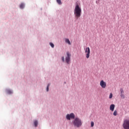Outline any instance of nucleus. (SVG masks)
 Returning a JSON list of instances; mask_svg holds the SVG:
<instances>
[{
    "instance_id": "19",
    "label": "nucleus",
    "mask_w": 129,
    "mask_h": 129,
    "mask_svg": "<svg viewBox=\"0 0 129 129\" xmlns=\"http://www.w3.org/2000/svg\"><path fill=\"white\" fill-rule=\"evenodd\" d=\"M50 45L51 47H52V48H54V44H53L52 42L50 43Z\"/></svg>"
},
{
    "instance_id": "1",
    "label": "nucleus",
    "mask_w": 129,
    "mask_h": 129,
    "mask_svg": "<svg viewBox=\"0 0 129 129\" xmlns=\"http://www.w3.org/2000/svg\"><path fill=\"white\" fill-rule=\"evenodd\" d=\"M81 8H80L78 4H76L74 10V14L76 19L80 18V17L81 16Z\"/></svg>"
},
{
    "instance_id": "9",
    "label": "nucleus",
    "mask_w": 129,
    "mask_h": 129,
    "mask_svg": "<svg viewBox=\"0 0 129 129\" xmlns=\"http://www.w3.org/2000/svg\"><path fill=\"white\" fill-rule=\"evenodd\" d=\"M65 42L66 43H67L68 44H69V45H71V42H70V40H69V39L66 38L65 39Z\"/></svg>"
},
{
    "instance_id": "16",
    "label": "nucleus",
    "mask_w": 129,
    "mask_h": 129,
    "mask_svg": "<svg viewBox=\"0 0 129 129\" xmlns=\"http://www.w3.org/2000/svg\"><path fill=\"white\" fill-rule=\"evenodd\" d=\"M91 126L93 127L94 126V122L93 121H91Z\"/></svg>"
},
{
    "instance_id": "14",
    "label": "nucleus",
    "mask_w": 129,
    "mask_h": 129,
    "mask_svg": "<svg viewBox=\"0 0 129 129\" xmlns=\"http://www.w3.org/2000/svg\"><path fill=\"white\" fill-rule=\"evenodd\" d=\"M56 2L58 5H62V2H61V0H56Z\"/></svg>"
},
{
    "instance_id": "8",
    "label": "nucleus",
    "mask_w": 129,
    "mask_h": 129,
    "mask_svg": "<svg viewBox=\"0 0 129 129\" xmlns=\"http://www.w3.org/2000/svg\"><path fill=\"white\" fill-rule=\"evenodd\" d=\"M114 107H115V105L114 104L110 105V110H111V111H113V110H114Z\"/></svg>"
},
{
    "instance_id": "18",
    "label": "nucleus",
    "mask_w": 129,
    "mask_h": 129,
    "mask_svg": "<svg viewBox=\"0 0 129 129\" xmlns=\"http://www.w3.org/2000/svg\"><path fill=\"white\" fill-rule=\"evenodd\" d=\"M49 86H50V84H48L47 85V88H46V91H49Z\"/></svg>"
},
{
    "instance_id": "12",
    "label": "nucleus",
    "mask_w": 129,
    "mask_h": 129,
    "mask_svg": "<svg viewBox=\"0 0 129 129\" xmlns=\"http://www.w3.org/2000/svg\"><path fill=\"white\" fill-rule=\"evenodd\" d=\"M34 125H35V127H37V126H38V121L35 120L34 121Z\"/></svg>"
},
{
    "instance_id": "11",
    "label": "nucleus",
    "mask_w": 129,
    "mask_h": 129,
    "mask_svg": "<svg viewBox=\"0 0 129 129\" xmlns=\"http://www.w3.org/2000/svg\"><path fill=\"white\" fill-rule=\"evenodd\" d=\"M7 92L8 94H12L13 93V92L11 90H7Z\"/></svg>"
},
{
    "instance_id": "21",
    "label": "nucleus",
    "mask_w": 129,
    "mask_h": 129,
    "mask_svg": "<svg viewBox=\"0 0 129 129\" xmlns=\"http://www.w3.org/2000/svg\"><path fill=\"white\" fill-rule=\"evenodd\" d=\"M61 59H62V61L63 62H64V61H65V59H64V56H62V58H61Z\"/></svg>"
},
{
    "instance_id": "6",
    "label": "nucleus",
    "mask_w": 129,
    "mask_h": 129,
    "mask_svg": "<svg viewBox=\"0 0 129 129\" xmlns=\"http://www.w3.org/2000/svg\"><path fill=\"white\" fill-rule=\"evenodd\" d=\"M85 53H87L86 58L88 59L90 56V48L89 47H87L85 51Z\"/></svg>"
},
{
    "instance_id": "15",
    "label": "nucleus",
    "mask_w": 129,
    "mask_h": 129,
    "mask_svg": "<svg viewBox=\"0 0 129 129\" xmlns=\"http://www.w3.org/2000/svg\"><path fill=\"white\" fill-rule=\"evenodd\" d=\"M120 94H123L124 92L123 91V90L122 89V88L120 89Z\"/></svg>"
},
{
    "instance_id": "4",
    "label": "nucleus",
    "mask_w": 129,
    "mask_h": 129,
    "mask_svg": "<svg viewBox=\"0 0 129 129\" xmlns=\"http://www.w3.org/2000/svg\"><path fill=\"white\" fill-rule=\"evenodd\" d=\"M66 118L68 120H70L71 119H74V118H75V115L73 113H72L70 114H68L66 116Z\"/></svg>"
},
{
    "instance_id": "2",
    "label": "nucleus",
    "mask_w": 129,
    "mask_h": 129,
    "mask_svg": "<svg viewBox=\"0 0 129 129\" xmlns=\"http://www.w3.org/2000/svg\"><path fill=\"white\" fill-rule=\"evenodd\" d=\"M73 124L76 127H80L82 125V121L79 118H76L73 122Z\"/></svg>"
},
{
    "instance_id": "17",
    "label": "nucleus",
    "mask_w": 129,
    "mask_h": 129,
    "mask_svg": "<svg viewBox=\"0 0 129 129\" xmlns=\"http://www.w3.org/2000/svg\"><path fill=\"white\" fill-rule=\"evenodd\" d=\"M109 98L110 99H111V98H112V93H110V95H109Z\"/></svg>"
},
{
    "instance_id": "10",
    "label": "nucleus",
    "mask_w": 129,
    "mask_h": 129,
    "mask_svg": "<svg viewBox=\"0 0 129 129\" xmlns=\"http://www.w3.org/2000/svg\"><path fill=\"white\" fill-rule=\"evenodd\" d=\"M20 9H24L25 8V4L24 3H21L20 5Z\"/></svg>"
},
{
    "instance_id": "7",
    "label": "nucleus",
    "mask_w": 129,
    "mask_h": 129,
    "mask_svg": "<svg viewBox=\"0 0 129 129\" xmlns=\"http://www.w3.org/2000/svg\"><path fill=\"white\" fill-rule=\"evenodd\" d=\"M100 85L102 88H106V82H104L103 80H101L100 82Z\"/></svg>"
},
{
    "instance_id": "3",
    "label": "nucleus",
    "mask_w": 129,
    "mask_h": 129,
    "mask_svg": "<svg viewBox=\"0 0 129 129\" xmlns=\"http://www.w3.org/2000/svg\"><path fill=\"white\" fill-rule=\"evenodd\" d=\"M122 126L124 129H129V120L125 119L123 121Z\"/></svg>"
},
{
    "instance_id": "20",
    "label": "nucleus",
    "mask_w": 129,
    "mask_h": 129,
    "mask_svg": "<svg viewBox=\"0 0 129 129\" xmlns=\"http://www.w3.org/2000/svg\"><path fill=\"white\" fill-rule=\"evenodd\" d=\"M120 97H121V98H124V95H123V94H120Z\"/></svg>"
},
{
    "instance_id": "5",
    "label": "nucleus",
    "mask_w": 129,
    "mask_h": 129,
    "mask_svg": "<svg viewBox=\"0 0 129 129\" xmlns=\"http://www.w3.org/2000/svg\"><path fill=\"white\" fill-rule=\"evenodd\" d=\"M71 57V53L69 51L67 52V56L66 57V61L67 64H69L70 62V58Z\"/></svg>"
},
{
    "instance_id": "13",
    "label": "nucleus",
    "mask_w": 129,
    "mask_h": 129,
    "mask_svg": "<svg viewBox=\"0 0 129 129\" xmlns=\"http://www.w3.org/2000/svg\"><path fill=\"white\" fill-rule=\"evenodd\" d=\"M113 115H114L115 116H116V115H117V111H116V110H114L113 113Z\"/></svg>"
}]
</instances>
